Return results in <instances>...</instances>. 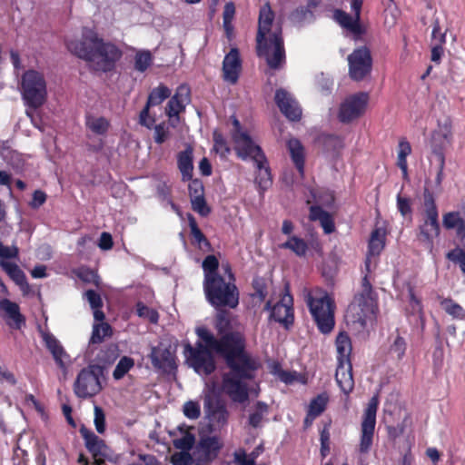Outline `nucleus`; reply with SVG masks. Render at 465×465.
Masks as SVG:
<instances>
[{
  "mask_svg": "<svg viewBox=\"0 0 465 465\" xmlns=\"http://www.w3.org/2000/svg\"><path fill=\"white\" fill-rule=\"evenodd\" d=\"M196 334L205 346L200 341L194 347L190 343L185 345L184 354L189 366L199 375L208 376L216 369L212 351L222 356L229 368V371L223 375L222 391L232 402H246L252 392L248 381L255 378L259 363L245 351L243 336L240 332L230 331L217 339L205 327H198Z\"/></svg>",
  "mask_w": 465,
  "mask_h": 465,
  "instance_id": "1",
  "label": "nucleus"
},
{
  "mask_svg": "<svg viewBox=\"0 0 465 465\" xmlns=\"http://www.w3.org/2000/svg\"><path fill=\"white\" fill-rule=\"evenodd\" d=\"M67 49L78 58L85 61L90 70L108 73L114 70L122 58V50L114 43L104 41L98 34L84 27L80 39L66 42Z\"/></svg>",
  "mask_w": 465,
  "mask_h": 465,
  "instance_id": "2",
  "label": "nucleus"
},
{
  "mask_svg": "<svg viewBox=\"0 0 465 465\" xmlns=\"http://www.w3.org/2000/svg\"><path fill=\"white\" fill-rule=\"evenodd\" d=\"M274 14L269 4L264 5L259 14L256 36L257 54L266 60L272 69H280L285 64V50L282 29L273 26Z\"/></svg>",
  "mask_w": 465,
  "mask_h": 465,
  "instance_id": "3",
  "label": "nucleus"
},
{
  "mask_svg": "<svg viewBox=\"0 0 465 465\" xmlns=\"http://www.w3.org/2000/svg\"><path fill=\"white\" fill-rule=\"evenodd\" d=\"M307 306L322 333L332 331L334 322V303L329 294L321 289L309 292L305 296Z\"/></svg>",
  "mask_w": 465,
  "mask_h": 465,
  "instance_id": "4",
  "label": "nucleus"
},
{
  "mask_svg": "<svg viewBox=\"0 0 465 465\" xmlns=\"http://www.w3.org/2000/svg\"><path fill=\"white\" fill-rule=\"evenodd\" d=\"M203 291L208 302L215 308L234 309L239 304V291L236 285L233 282H226L222 276L203 281Z\"/></svg>",
  "mask_w": 465,
  "mask_h": 465,
  "instance_id": "5",
  "label": "nucleus"
},
{
  "mask_svg": "<svg viewBox=\"0 0 465 465\" xmlns=\"http://www.w3.org/2000/svg\"><path fill=\"white\" fill-rule=\"evenodd\" d=\"M423 197L424 212L422 223L419 225L418 239L427 249L432 250L433 239L440 232L439 212L433 194L428 189L424 190Z\"/></svg>",
  "mask_w": 465,
  "mask_h": 465,
  "instance_id": "6",
  "label": "nucleus"
},
{
  "mask_svg": "<svg viewBox=\"0 0 465 465\" xmlns=\"http://www.w3.org/2000/svg\"><path fill=\"white\" fill-rule=\"evenodd\" d=\"M21 94L25 104L35 110L46 100V82L44 75L35 70H27L21 78Z\"/></svg>",
  "mask_w": 465,
  "mask_h": 465,
  "instance_id": "7",
  "label": "nucleus"
},
{
  "mask_svg": "<svg viewBox=\"0 0 465 465\" xmlns=\"http://www.w3.org/2000/svg\"><path fill=\"white\" fill-rule=\"evenodd\" d=\"M452 123L445 116L438 120L437 128L431 132L429 146L438 162L445 160V152L452 144Z\"/></svg>",
  "mask_w": 465,
  "mask_h": 465,
  "instance_id": "8",
  "label": "nucleus"
},
{
  "mask_svg": "<svg viewBox=\"0 0 465 465\" xmlns=\"http://www.w3.org/2000/svg\"><path fill=\"white\" fill-rule=\"evenodd\" d=\"M102 372V368L98 365H89L81 370L74 384L75 395L86 399L98 394L102 390L99 379Z\"/></svg>",
  "mask_w": 465,
  "mask_h": 465,
  "instance_id": "9",
  "label": "nucleus"
},
{
  "mask_svg": "<svg viewBox=\"0 0 465 465\" xmlns=\"http://www.w3.org/2000/svg\"><path fill=\"white\" fill-rule=\"evenodd\" d=\"M375 293L359 292L347 310V316L353 323L365 327L368 319L374 314Z\"/></svg>",
  "mask_w": 465,
  "mask_h": 465,
  "instance_id": "10",
  "label": "nucleus"
},
{
  "mask_svg": "<svg viewBox=\"0 0 465 465\" xmlns=\"http://www.w3.org/2000/svg\"><path fill=\"white\" fill-rule=\"evenodd\" d=\"M377 409L378 399L377 397H372L364 411L361 422V434L359 445V451L361 453H368L372 445Z\"/></svg>",
  "mask_w": 465,
  "mask_h": 465,
  "instance_id": "11",
  "label": "nucleus"
},
{
  "mask_svg": "<svg viewBox=\"0 0 465 465\" xmlns=\"http://www.w3.org/2000/svg\"><path fill=\"white\" fill-rule=\"evenodd\" d=\"M349 75L354 81H361L371 71L372 58L366 47L355 49L349 56Z\"/></svg>",
  "mask_w": 465,
  "mask_h": 465,
  "instance_id": "12",
  "label": "nucleus"
},
{
  "mask_svg": "<svg viewBox=\"0 0 465 465\" xmlns=\"http://www.w3.org/2000/svg\"><path fill=\"white\" fill-rule=\"evenodd\" d=\"M232 137L234 142V149L241 159L251 158L253 162H259L260 163L264 161L265 155L262 148L254 143L247 132H232Z\"/></svg>",
  "mask_w": 465,
  "mask_h": 465,
  "instance_id": "13",
  "label": "nucleus"
},
{
  "mask_svg": "<svg viewBox=\"0 0 465 465\" xmlns=\"http://www.w3.org/2000/svg\"><path fill=\"white\" fill-rule=\"evenodd\" d=\"M149 358L153 368L163 373H171L177 369L175 351L171 345L160 342L153 346Z\"/></svg>",
  "mask_w": 465,
  "mask_h": 465,
  "instance_id": "14",
  "label": "nucleus"
},
{
  "mask_svg": "<svg viewBox=\"0 0 465 465\" xmlns=\"http://www.w3.org/2000/svg\"><path fill=\"white\" fill-rule=\"evenodd\" d=\"M369 100L367 93H358L348 96L339 109L338 118L341 123H350L360 117L365 111Z\"/></svg>",
  "mask_w": 465,
  "mask_h": 465,
  "instance_id": "15",
  "label": "nucleus"
},
{
  "mask_svg": "<svg viewBox=\"0 0 465 465\" xmlns=\"http://www.w3.org/2000/svg\"><path fill=\"white\" fill-rule=\"evenodd\" d=\"M293 299L289 293L288 290L282 296L281 300L272 307L271 302L268 301L265 305V310L271 311V317L277 322L282 323L284 327L288 328L292 325L293 315Z\"/></svg>",
  "mask_w": 465,
  "mask_h": 465,
  "instance_id": "16",
  "label": "nucleus"
},
{
  "mask_svg": "<svg viewBox=\"0 0 465 465\" xmlns=\"http://www.w3.org/2000/svg\"><path fill=\"white\" fill-rule=\"evenodd\" d=\"M171 94V89L164 84H159L157 87L153 88L148 95L145 106L140 113L139 124L151 129L155 123V119L149 114L150 108L161 104L165 99L169 98Z\"/></svg>",
  "mask_w": 465,
  "mask_h": 465,
  "instance_id": "17",
  "label": "nucleus"
},
{
  "mask_svg": "<svg viewBox=\"0 0 465 465\" xmlns=\"http://www.w3.org/2000/svg\"><path fill=\"white\" fill-rule=\"evenodd\" d=\"M275 104L281 113L290 121H299L302 108L293 95L283 88L277 89L274 96Z\"/></svg>",
  "mask_w": 465,
  "mask_h": 465,
  "instance_id": "18",
  "label": "nucleus"
},
{
  "mask_svg": "<svg viewBox=\"0 0 465 465\" xmlns=\"http://www.w3.org/2000/svg\"><path fill=\"white\" fill-rule=\"evenodd\" d=\"M242 70V59L238 48L233 47L225 54L223 61V80L231 84L238 82Z\"/></svg>",
  "mask_w": 465,
  "mask_h": 465,
  "instance_id": "19",
  "label": "nucleus"
},
{
  "mask_svg": "<svg viewBox=\"0 0 465 465\" xmlns=\"http://www.w3.org/2000/svg\"><path fill=\"white\" fill-rule=\"evenodd\" d=\"M353 15L342 11L341 9H336L333 12L334 20L348 32L352 34L354 36H361L364 34L365 30L361 26V11L357 13L355 9H351Z\"/></svg>",
  "mask_w": 465,
  "mask_h": 465,
  "instance_id": "20",
  "label": "nucleus"
},
{
  "mask_svg": "<svg viewBox=\"0 0 465 465\" xmlns=\"http://www.w3.org/2000/svg\"><path fill=\"white\" fill-rule=\"evenodd\" d=\"M190 102V88L186 84L177 87L173 96L171 97L165 107V114L170 119L175 117L178 121V114L184 110L186 104Z\"/></svg>",
  "mask_w": 465,
  "mask_h": 465,
  "instance_id": "21",
  "label": "nucleus"
},
{
  "mask_svg": "<svg viewBox=\"0 0 465 465\" xmlns=\"http://www.w3.org/2000/svg\"><path fill=\"white\" fill-rule=\"evenodd\" d=\"M245 429L259 430L263 427L266 416L269 414V406L266 402L258 401L247 410Z\"/></svg>",
  "mask_w": 465,
  "mask_h": 465,
  "instance_id": "22",
  "label": "nucleus"
},
{
  "mask_svg": "<svg viewBox=\"0 0 465 465\" xmlns=\"http://www.w3.org/2000/svg\"><path fill=\"white\" fill-rule=\"evenodd\" d=\"M0 311L4 312V317L9 327L21 329L25 323V317L20 312L19 305L9 299H0Z\"/></svg>",
  "mask_w": 465,
  "mask_h": 465,
  "instance_id": "23",
  "label": "nucleus"
},
{
  "mask_svg": "<svg viewBox=\"0 0 465 465\" xmlns=\"http://www.w3.org/2000/svg\"><path fill=\"white\" fill-rule=\"evenodd\" d=\"M204 409L210 424L214 429H220L228 422L229 411L224 404H213L210 401L204 402Z\"/></svg>",
  "mask_w": 465,
  "mask_h": 465,
  "instance_id": "24",
  "label": "nucleus"
},
{
  "mask_svg": "<svg viewBox=\"0 0 465 465\" xmlns=\"http://www.w3.org/2000/svg\"><path fill=\"white\" fill-rule=\"evenodd\" d=\"M335 380L344 394L351 392L354 388L351 362H337Z\"/></svg>",
  "mask_w": 465,
  "mask_h": 465,
  "instance_id": "25",
  "label": "nucleus"
},
{
  "mask_svg": "<svg viewBox=\"0 0 465 465\" xmlns=\"http://www.w3.org/2000/svg\"><path fill=\"white\" fill-rule=\"evenodd\" d=\"M1 268L10 277V279L19 286L24 294H27L30 291V285L27 282L25 273L20 267L15 263L6 261H0Z\"/></svg>",
  "mask_w": 465,
  "mask_h": 465,
  "instance_id": "26",
  "label": "nucleus"
},
{
  "mask_svg": "<svg viewBox=\"0 0 465 465\" xmlns=\"http://www.w3.org/2000/svg\"><path fill=\"white\" fill-rule=\"evenodd\" d=\"M292 161L301 175L304 173L305 151L302 143L297 138H291L287 142Z\"/></svg>",
  "mask_w": 465,
  "mask_h": 465,
  "instance_id": "27",
  "label": "nucleus"
},
{
  "mask_svg": "<svg viewBox=\"0 0 465 465\" xmlns=\"http://www.w3.org/2000/svg\"><path fill=\"white\" fill-rule=\"evenodd\" d=\"M193 151L190 145L178 153L177 164L182 173L183 181H190L193 178Z\"/></svg>",
  "mask_w": 465,
  "mask_h": 465,
  "instance_id": "28",
  "label": "nucleus"
},
{
  "mask_svg": "<svg viewBox=\"0 0 465 465\" xmlns=\"http://www.w3.org/2000/svg\"><path fill=\"white\" fill-rule=\"evenodd\" d=\"M309 218L311 221H319L326 234H330L335 230L331 215L328 212L324 211L321 206H311Z\"/></svg>",
  "mask_w": 465,
  "mask_h": 465,
  "instance_id": "29",
  "label": "nucleus"
},
{
  "mask_svg": "<svg viewBox=\"0 0 465 465\" xmlns=\"http://www.w3.org/2000/svg\"><path fill=\"white\" fill-rule=\"evenodd\" d=\"M442 224L447 230H456L457 237L465 238V221L459 212H449L443 214Z\"/></svg>",
  "mask_w": 465,
  "mask_h": 465,
  "instance_id": "30",
  "label": "nucleus"
},
{
  "mask_svg": "<svg viewBox=\"0 0 465 465\" xmlns=\"http://www.w3.org/2000/svg\"><path fill=\"white\" fill-rule=\"evenodd\" d=\"M337 362H351V341L348 333L340 332L336 338Z\"/></svg>",
  "mask_w": 465,
  "mask_h": 465,
  "instance_id": "31",
  "label": "nucleus"
},
{
  "mask_svg": "<svg viewBox=\"0 0 465 465\" xmlns=\"http://www.w3.org/2000/svg\"><path fill=\"white\" fill-rule=\"evenodd\" d=\"M317 6H309V2L306 5H301L295 8L290 15L291 21L298 25H304L314 22L315 15L313 9Z\"/></svg>",
  "mask_w": 465,
  "mask_h": 465,
  "instance_id": "32",
  "label": "nucleus"
},
{
  "mask_svg": "<svg viewBox=\"0 0 465 465\" xmlns=\"http://www.w3.org/2000/svg\"><path fill=\"white\" fill-rule=\"evenodd\" d=\"M80 433L84 440V444L88 451L91 452L94 457L100 455L102 453L103 448L104 447V440L99 439V437L95 435L92 430L86 429L84 426L80 429Z\"/></svg>",
  "mask_w": 465,
  "mask_h": 465,
  "instance_id": "33",
  "label": "nucleus"
},
{
  "mask_svg": "<svg viewBox=\"0 0 465 465\" xmlns=\"http://www.w3.org/2000/svg\"><path fill=\"white\" fill-rule=\"evenodd\" d=\"M221 448L222 445L216 436L203 437L199 441V449L210 460L217 457Z\"/></svg>",
  "mask_w": 465,
  "mask_h": 465,
  "instance_id": "34",
  "label": "nucleus"
},
{
  "mask_svg": "<svg viewBox=\"0 0 465 465\" xmlns=\"http://www.w3.org/2000/svg\"><path fill=\"white\" fill-rule=\"evenodd\" d=\"M254 163L257 169L255 182L262 191H265L272 183L271 170L268 165L266 156H264V161H262V163H260L259 162H254Z\"/></svg>",
  "mask_w": 465,
  "mask_h": 465,
  "instance_id": "35",
  "label": "nucleus"
},
{
  "mask_svg": "<svg viewBox=\"0 0 465 465\" xmlns=\"http://www.w3.org/2000/svg\"><path fill=\"white\" fill-rule=\"evenodd\" d=\"M385 246V232L381 228L374 229L369 240L368 254L379 256Z\"/></svg>",
  "mask_w": 465,
  "mask_h": 465,
  "instance_id": "36",
  "label": "nucleus"
},
{
  "mask_svg": "<svg viewBox=\"0 0 465 465\" xmlns=\"http://www.w3.org/2000/svg\"><path fill=\"white\" fill-rule=\"evenodd\" d=\"M85 125L94 134L104 135L109 130L110 123L105 117L88 114L85 116Z\"/></svg>",
  "mask_w": 465,
  "mask_h": 465,
  "instance_id": "37",
  "label": "nucleus"
},
{
  "mask_svg": "<svg viewBox=\"0 0 465 465\" xmlns=\"http://www.w3.org/2000/svg\"><path fill=\"white\" fill-rule=\"evenodd\" d=\"M411 153V143L402 139L399 143V150H398V158H397V165L402 172V176L404 179H408V163L407 156Z\"/></svg>",
  "mask_w": 465,
  "mask_h": 465,
  "instance_id": "38",
  "label": "nucleus"
},
{
  "mask_svg": "<svg viewBox=\"0 0 465 465\" xmlns=\"http://www.w3.org/2000/svg\"><path fill=\"white\" fill-rule=\"evenodd\" d=\"M280 248L291 250L297 256L303 257L308 251V244L303 239L293 235L289 237L285 242L282 243Z\"/></svg>",
  "mask_w": 465,
  "mask_h": 465,
  "instance_id": "39",
  "label": "nucleus"
},
{
  "mask_svg": "<svg viewBox=\"0 0 465 465\" xmlns=\"http://www.w3.org/2000/svg\"><path fill=\"white\" fill-rule=\"evenodd\" d=\"M202 267H203V270L204 272V280L203 281H208L216 276H221L217 272L218 267H219V261L213 254L208 255L204 258Z\"/></svg>",
  "mask_w": 465,
  "mask_h": 465,
  "instance_id": "40",
  "label": "nucleus"
},
{
  "mask_svg": "<svg viewBox=\"0 0 465 465\" xmlns=\"http://www.w3.org/2000/svg\"><path fill=\"white\" fill-rule=\"evenodd\" d=\"M328 401L329 396L327 393H321L311 401L307 411L319 417L326 410Z\"/></svg>",
  "mask_w": 465,
  "mask_h": 465,
  "instance_id": "41",
  "label": "nucleus"
},
{
  "mask_svg": "<svg viewBox=\"0 0 465 465\" xmlns=\"http://www.w3.org/2000/svg\"><path fill=\"white\" fill-rule=\"evenodd\" d=\"M441 308L455 319H465V310L451 299H442L440 302Z\"/></svg>",
  "mask_w": 465,
  "mask_h": 465,
  "instance_id": "42",
  "label": "nucleus"
},
{
  "mask_svg": "<svg viewBox=\"0 0 465 465\" xmlns=\"http://www.w3.org/2000/svg\"><path fill=\"white\" fill-rule=\"evenodd\" d=\"M50 353L52 354L54 362L65 377L68 372V367L71 364L70 355L65 351L64 347L60 348L59 350L51 351Z\"/></svg>",
  "mask_w": 465,
  "mask_h": 465,
  "instance_id": "43",
  "label": "nucleus"
},
{
  "mask_svg": "<svg viewBox=\"0 0 465 465\" xmlns=\"http://www.w3.org/2000/svg\"><path fill=\"white\" fill-rule=\"evenodd\" d=\"M73 272L82 282L85 283H93L95 286H99L100 279L98 274L94 270L85 266H81L79 268L74 269Z\"/></svg>",
  "mask_w": 465,
  "mask_h": 465,
  "instance_id": "44",
  "label": "nucleus"
},
{
  "mask_svg": "<svg viewBox=\"0 0 465 465\" xmlns=\"http://www.w3.org/2000/svg\"><path fill=\"white\" fill-rule=\"evenodd\" d=\"M153 62V56L150 51H140L134 57V69L140 73L146 71Z\"/></svg>",
  "mask_w": 465,
  "mask_h": 465,
  "instance_id": "45",
  "label": "nucleus"
},
{
  "mask_svg": "<svg viewBox=\"0 0 465 465\" xmlns=\"http://www.w3.org/2000/svg\"><path fill=\"white\" fill-rule=\"evenodd\" d=\"M134 365V361L127 356L121 358V360L116 364L113 377L115 380H121Z\"/></svg>",
  "mask_w": 465,
  "mask_h": 465,
  "instance_id": "46",
  "label": "nucleus"
},
{
  "mask_svg": "<svg viewBox=\"0 0 465 465\" xmlns=\"http://www.w3.org/2000/svg\"><path fill=\"white\" fill-rule=\"evenodd\" d=\"M189 226L191 230V234L193 237L195 242L199 245V247H210L208 240L202 232V231L199 229L195 219L192 215L189 216Z\"/></svg>",
  "mask_w": 465,
  "mask_h": 465,
  "instance_id": "47",
  "label": "nucleus"
},
{
  "mask_svg": "<svg viewBox=\"0 0 465 465\" xmlns=\"http://www.w3.org/2000/svg\"><path fill=\"white\" fill-rule=\"evenodd\" d=\"M323 145L327 151L338 153L344 147L343 139L334 134H327L322 138Z\"/></svg>",
  "mask_w": 465,
  "mask_h": 465,
  "instance_id": "48",
  "label": "nucleus"
},
{
  "mask_svg": "<svg viewBox=\"0 0 465 465\" xmlns=\"http://www.w3.org/2000/svg\"><path fill=\"white\" fill-rule=\"evenodd\" d=\"M111 327L107 323L94 325L90 343H101L105 336L110 334Z\"/></svg>",
  "mask_w": 465,
  "mask_h": 465,
  "instance_id": "49",
  "label": "nucleus"
},
{
  "mask_svg": "<svg viewBox=\"0 0 465 465\" xmlns=\"http://www.w3.org/2000/svg\"><path fill=\"white\" fill-rule=\"evenodd\" d=\"M213 138L214 143L213 150L222 157H225L230 153V147L228 146L223 135L218 131H214Z\"/></svg>",
  "mask_w": 465,
  "mask_h": 465,
  "instance_id": "50",
  "label": "nucleus"
},
{
  "mask_svg": "<svg viewBox=\"0 0 465 465\" xmlns=\"http://www.w3.org/2000/svg\"><path fill=\"white\" fill-rule=\"evenodd\" d=\"M136 312L139 317L145 318L152 323H157L159 320L158 312L142 302L137 303Z\"/></svg>",
  "mask_w": 465,
  "mask_h": 465,
  "instance_id": "51",
  "label": "nucleus"
},
{
  "mask_svg": "<svg viewBox=\"0 0 465 465\" xmlns=\"http://www.w3.org/2000/svg\"><path fill=\"white\" fill-rule=\"evenodd\" d=\"M446 257L452 262L458 263L461 272L465 274V250L460 247H456L450 251Z\"/></svg>",
  "mask_w": 465,
  "mask_h": 465,
  "instance_id": "52",
  "label": "nucleus"
},
{
  "mask_svg": "<svg viewBox=\"0 0 465 465\" xmlns=\"http://www.w3.org/2000/svg\"><path fill=\"white\" fill-rule=\"evenodd\" d=\"M170 137V127L165 123H161L154 126L153 139L158 144H162L166 142Z\"/></svg>",
  "mask_w": 465,
  "mask_h": 465,
  "instance_id": "53",
  "label": "nucleus"
},
{
  "mask_svg": "<svg viewBox=\"0 0 465 465\" xmlns=\"http://www.w3.org/2000/svg\"><path fill=\"white\" fill-rule=\"evenodd\" d=\"M94 423L96 431L99 434L104 433L106 426H105V414H104V410L100 406L94 405Z\"/></svg>",
  "mask_w": 465,
  "mask_h": 465,
  "instance_id": "54",
  "label": "nucleus"
},
{
  "mask_svg": "<svg viewBox=\"0 0 465 465\" xmlns=\"http://www.w3.org/2000/svg\"><path fill=\"white\" fill-rule=\"evenodd\" d=\"M397 209L403 217L411 216L412 213L411 201L408 197H403L401 193L397 195Z\"/></svg>",
  "mask_w": 465,
  "mask_h": 465,
  "instance_id": "55",
  "label": "nucleus"
},
{
  "mask_svg": "<svg viewBox=\"0 0 465 465\" xmlns=\"http://www.w3.org/2000/svg\"><path fill=\"white\" fill-rule=\"evenodd\" d=\"M316 84L322 94L328 95L332 90L333 83L330 77L321 74L316 77Z\"/></svg>",
  "mask_w": 465,
  "mask_h": 465,
  "instance_id": "56",
  "label": "nucleus"
},
{
  "mask_svg": "<svg viewBox=\"0 0 465 465\" xmlns=\"http://www.w3.org/2000/svg\"><path fill=\"white\" fill-rule=\"evenodd\" d=\"M183 414L190 420H196L201 415L200 405L196 401H189L183 405Z\"/></svg>",
  "mask_w": 465,
  "mask_h": 465,
  "instance_id": "57",
  "label": "nucleus"
},
{
  "mask_svg": "<svg viewBox=\"0 0 465 465\" xmlns=\"http://www.w3.org/2000/svg\"><path fill=\"white\" fill-rule=\"evenodd\" d=\"M190 200L193 210L198 213L201 216L205 217L211 213V209L208 207L204 196Z\"/></svg>",
  "mask_w": 465,
  "mask_h": 465,
  "instance_id": "58",
  "label": "nucleus"
},
{
  "mask_svg": "<svg viewBox=\"0 0 465 465\" xmlns=\"http://www.w3.org/2000/svg\"><path fill=\"white\" fill-rule=\"evenodd\" d=\"M195 441V438L193 434L187 433L183 437L173 440L175 448L183 450H189L193 448Z\"/></svg>",
  "mask_w": 465,
  "mask_h": 465,
  "instance_id": "59",
  "label": "nucleus"
},
{
  "mask_svg": "<svg viewBox=\"0 0 465 465\" xmlns=\"http://www.w3.org/2000/svg\"><path fill=\"white\" fill-rule=\"evenodd\" d=\"M19 255V249L16 245L5 246L0 242V261L16 259Z\"/></svg>",
  "mask_w": 465,
  "mask_h": 465,
  "instance_id": "60",
  "label": "nucleus"
},
{
  "mask_svg": "<svg viewBox=\"0 0 465 465\" xmlns=\"http://www.w3.org/2000/svg\"><path fill=\"white\" fill-rule=\"evenodd\" d=\"M406 348L407 344L405 340L401 336H397L391 345L390 351L391 353L395 354L398 359H401L405 354Z\"/></svg>",
  "mask_w": 465,
  "mask_h": 465,
  "instance_id": "61",
  "label": "nucleus"
},
{
  "mask_svg": "<svg viewBox=\"0 0 465 465\" xmlns=\"http://www.w3.org/2000/svg\"><path fill=\"white\" fill-rule=\"evenodd\" d=\"M321 454L325 457L330 452V431L329 425H325L320 433Z\"/></svg>",
  "mask_w": 465,
  "mask_h": 465,
  "instance_id": "62",
  "label": "nucleus"
},
{
  "mask_svg": "<svg viewBox=\"0 0 465 465\" xmlns=\"http://www.w3.org/2000/svg\"><path fill=\"white\" fill-rule=\"evenodd\" d=\"M3 158L7 161V163L12 165V167L15 171H20L22 166L20 164L19 154L16 152L10 150H4L1 153Z\"/></svg>",
  "mask_w": 465,
  "mask_h": 465,
  "instance_id": "63",
  "label": "nucleus"
},
{
  "mask_svg": "<svg viewBox=\"0 0 465 465\" xmlns=\"http://www.w3.org/2000/svg\"><path fill=\"white\" fill-rule=\"evenodd\" d=\"M43 341L47 348V350L51 352L56 350H59L63 347L61 342L50 332H43L42 333Z\"/></svg>",
  "mask_w": 465,
  "mask_h": 465,
  "instance_id": "64",
  "label": "nucleus"
}]
</instances>
